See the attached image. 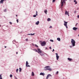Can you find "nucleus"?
<instances>
[{
  "label": "nucleus",
  "mask_w": 79,
  "mask_h": 79,
  "mask_svg": "<svg viewBox=\"0 0 79 79\" xmlns=\"http://www.w3.org/2000/svg\"><path fill=\"white\" fill-rule=\"evenodd\" d=\"M48 21H51V19H50V18H48L47 20Z\"/></svg>",
  "instance_id": "17"
},
{
  "label": "nucleus",
  "mask_w": 79,
  "mask_h": 79,
  "mask_svg": "<svg viewBox=\"0 0 79 79\" xmlns=\"http://www.w3.org/2000/svg\"><path fill=\"white\" fill-rule=\"evenodd\" d=\"M35 46L36 47H38V46H37V44H35Z\"/></svg>",
  "instance_id": "31"
},
{
  "label": "nucleus",
  "mask_w": 79,
  "mask_h": 79,
  "mask_svg": "<svg viewBox=\"0 0 79 79\" xmlns=\"http://www.w3.org/2000/svg\"><path fill=\"white\" fill-rule=\"evenodd\" d=\"M15 77V79H17V77Z\"/></svg>",
  "instance_id": "46"
},
{
  "label": "nucleus",
  "mask_w": 79,
  "mask_h": 79,
  "mask_svg": "<svg viewBox=\"0 0 79 79\" xmlns=\"http://www.w3.org/2000/svg\"><path fill=\"white\" fill-rule=\"evenodd\" d=\"M50 41H51V42H53V40H50Z\"/></svg>",
  "instance_id": "27"
},
{
  "label": "nucleus",
  "mask_w": 79,
  "mask_h": 79,
  "mask_svg": "<svg viewBox=\"0 0 79 79\" xmlns=\"http://www.w3.org/2000/svg\"><path fill=\"white\" fill-rule=\"evenodd\" d=\"M40 55H42V54H40Z\"/></svg>",
  "instance_id": "54"
},
{
  "label": "nucleus",
  "mask_w": 79,
  "mask_h": 79,
  "mask_svg": "<svg viewBox=\"0 0 79 79\" xmlns=\"http://www.w3.org/2000/svg\"><path fill=\"white\" fill-rule=\"evenodd\" d=\"M50 76L51 77L52 75H50V74H48L47 77L46 79H48V77H50Z\"/></svg>",
  "instance_id": "8"
},
{
  "label": "nucleus",
  "mask_w": 79,
  "mask_h": 79,
  "mask_svg": "<svg viewBox=\"0 0 79 79\" xmlns=\"http://www.w3.org/2000/svg\"><path fill=\"white\" fill-rule=\"evenodd\" d=\"M47 49H48V48H46L45 49L46 50H47Z\"/></svg>",
  "instance_id": "45"
},
{
  "label": "nucleus",
  "mask_w": 79,
  "mask_h": 79,
  "mask_svg": "<svg viewBox=\"0 0 79 79\" xmlns=\"http://www.w3.org/2000/svg\"><path fill=\"white\" fill-rule=\"evenodd\" d=\"M74 2H76V0H74Z\"/></svg>",
  "instance_id": "43"
},
{
  "label": "nucleus",
  "mask_w": 79,
  "mask_h": 79,
  "mask_svg": "<svg viewBox=\"0 0 79 79\" xmlns=\"http://www.w3.org/2000/svg\"><path fill=\"white\" fill-rule=\"evenodd\" d=\"M56 60H58V59H59V56H58V55L57 53H56Z\"/></svg>",
  "instance_id": "6"
},
{
  "label": "nucleus",
  "mask_w": 79,
  "mask_h": 79,
  "mask_svg": "<svg viewBox=\"0 0 79 79\" xmlns=\"http://www.w3.org/2000/svg\"><path fill=\"white\" fill-rule=\"evenodd\" d=\"M9 23H10V24H12V23L11 22H10Z\"/></svg>",
  "instance_id": "36"
},
{
  "label": "nucleus",
  "mask_w": 79,
  "mask_h": 79,
  "mask_svg": "<svg viewBox=\"0 0 79 79\" xmlns=\"http://www.w3.org/2000/svg\"><path fill=\"white\" fill-rule=\"evenodd\" d=\"M77 2H75V4H77Z\"/></svg>",
  "instance_id": "47"
},
{
  "label": "nucleus",
  "mask_w": 79,
  "mask_h": 79,
  "mask_svg": "<svg viewBox=\"0 0 79 79\" xmlns=\"http://www.w3.org/2000/svg\"><path fill=\"white\" fill-rule=\"evenodd\" d=\"M44 12H45V14H46V15H47V9L45 10H44Z\"/></svg>",
  "instance_id": "12"
},
{
  "label": "nucleus",
  "mask_w": 79,
  "mask_h": 79,
  "mask_svg": "<svg viewBox=\"0 0 79 79\" xmlns=\"http://www.w3.org/2000/svg\"><path fill=\"white\" fill-rule=\"evenodd\" d=\"M28 35H31V34H28Z\"/></svg>",
  "instance_id": "49"
},
{
  "label": "nucleus",
  "mask_w": 79,
  "mask_h": 79,
  "mask_svg": "<svg viewBox=\"0 0 79 79\" xmlns=\"http://www.w3.org/2000/svg\"><path fill=\"white\" fill-rule=\"evenodd\" d=\"M58 73H59L58 71H57L56 73V74H58Z\"/></svg>",
  "instance_id": "32"
},
{
  "label": "nucleus",
  "mask_w": 79,
  "mask_h": 79,
  "mask_svg": "<svg viewBox=\"0 0 79 79\" xmlns=\"http://www.w3.org/2000/svg\"><path fill=\"white\" fill-rule=\"evenodd\" d=\"M44 69L45 70H48V71H52V69L50 68V66H47L44 67Z\"/></svg>",
  "instance_id": "1"
},
{
  "label": "nucleus",
  "mask_w": 79,
  "mask_h": 79,
  "mask_svg": "<svg viewBox=\"0 0 79 79\" xmlns=\"http://www.w3.org/2000/svg\"><path fill=\"white\" fill-rule=\"evenodd\" d=\"M56 1V0H52V2H55Z\"/></svg>",
  "instance_id": "33"
},
{
  "label": "nucleus",
  "mask_w": 79,
  "mask_h": 79,
  "mask_svg": "<svg viewBox=\"0 0 79 79\" xmlns=\"http://www.w3.org/2000/svg\"><path fill=\"white\" fill-rule=\"evenodd\" d=\"M67 0H64L63 2H62L61 6H63V3L64 4L66 3V1H67Z\"/></svg>",
  "instance_id": "5"
},
{
  "label": "nucleus",
  "mask_w": 79,
  "mask_h": 79,
  "mask_svg": "<svg viewBox=\"0 0 79 79\" xmlns=\"http://www.w3.org/2000/svg\"><path fill=\"white\" fill-rule=\"evenodd\" d=\"M63 0H61V3H62V2H63Z\"/></svg>",
  "instance_id": "39"
},
{
  "label": "nucleus",
  "mask_w": 79,
  "mask_h": 79,
  "mask_svg": "<svg viewBox=\"0 0 79 79\" xmlns=\"http://www.w3.org/2000/svg\"><path fill=\"white\" fill-rule=\"evenodd\" d=\"M4 12H6V9H5L4 10Z\"/></svg>",
  "instance_id": "30"
},
{
  "label": "nucleus",
  "mask_w": 79,
  "mask_h": 79,
  "mask_svg": "<svg viewBox=\"0 0 79 79\" xmlns=\"http://www.w3.org/2000/svg\"><path fill=\"white\" fill-rule=\"evenodd\" d=\"M31 76H34V73L33 72H32Z\"/></svg>",
  "instance_id": "19"
},
{
  "label": "nucleus",
  "mask_w": 79,
  "mask_h": 79,
  "mask_svg": "<svg viewBox=\"0 0 79 79\" xmlns=\"http://www.w3.org/2000/svg\"><path fill=\"white\" fill-rule=\"evenodd\" d=\"M26 66H27V65L29 64V63H28V62H27V61H26Z\"/></svg>",
  "instance_id": "18"
},
{
  "label": "nucleus",
  "mask_w": 79,
  "mask_h": 79,
  "mask_svg": "<svg viewBox=\"0 0 79 79\" xmlns=\"http://www.w3.org/2000/svg\"><path fill=\"white\" fill-rule=\"evenodd\" d=\"M38 53H42V51L40 49L38 48Z\"/></svg>",
  "instance_id": "7"
},
{
  "label": "nucleus",
  "mask_w": 79,
  "mask_h": 79,
  "mask_svg": "<svg viewBox=\"0 0 79 79\" xmlns=\"http://www.w3.org/2000/svg\"><path fill=\"white\" fill-rule=\"evenodd\" d=\"M49 28H52V27L51 26H50L49 27Z\"/></svg>",
  "instance_id": "37"
},
{
  "label": "nucleus",
  "mask_w": 79,
  "mask_h": 79,
  "mask_svg": "<svg viewBox=\"0 0 79 79\" xmlns=\"http://www.w3.org/2000/svg\"><path fill=\"white\" fill-rule=\"evenodd\" d=\"M16 16L17 17H18V15H16Z\"/></svg>",
  "instance_id": "50"
},
{
  "label": "nucleus",
  "mask_w": 79,
  "mask_h": 79,
  "mask_svg": "<svg viewBox=\"0 0 79 79\" xmlns=\"http://www.w3.org/2000/svg\"><path fill=\"white\" fill-rule=\"evenodd\" d=\"M19 72H21V68H19Z\"/></svg>",
  "instance_id": "23"
},
{
  "label": "nucleus",
  "mask_w": 79,
  "mask_h": 79,
  "mask_svg": "<svg viewBox=\"0 0 79 79\" xmlns=\"http://www.w3.org/2000/svg\"><path fill=\"white\" fill-rule=\"evenodd\" d=\"M35 34V33H34L33 34H31V35H34Z\"/></svg>",
  "instance_id": "24"
},
{
  "label": "nucleus",
  "mask_w": 79,
  "mask_h": 79,
  "mask_svg": "<svg viewBox=\"0 0 79 79\" xmlns=\"http://www.w3.org/2000/svg\"><path fill=\"white\" fill-rule=\"evenodd\" d=\"M67 15H68V16H69V14H67Z\"/></svg>",
  "instance_id": "48"
},
{
  "label": "nucleus",
  "mask_w": 79,
  "mask_h": 79,
  "mask_svg": "<svg viewBox=\"0 0 79 79\" xmlns=\"http://www.w3.org/2000/svg\"><path fill=\"white\" fill-rule=\"evenodd\" d=\"M32 45H33V46H34V44H33V43H32Z\"/></svg>",
  "instance_id": "44"
},
{
  "label": "nucleus",
  "mask_w": 79,
  "mask_h": 79,
  "mask_svg": "<svg viewBox=\"0 0 79 79\" xmlns=\"http://www.w3.org/2000/svg\"><path fill=\"white\" fill-rule=\"evenodd\" d=\"M36 16H37V15H33V17L34 18H35V17H36Z\"/></svg>",
  "instance_id": "22"
},
{
  "label": "nucleus",
  "mask_w": 79,
  "mask_h": 79,
  "mask_svg": "<svg viewBox=\"0 0 79 79\" xmlns=\"http://www.w3.org/2000/svg\"><path fill=\"white\" fill-rule=\"evenodd\" d=\"M77 18H79V15H78V16H77Z\"/></svg>",
  "instance_id": "40"
},
{
  "label": "nucleus",
  "mask_w": 79,
  "mask_h": 79,
  "mask_svg": "<svg viewBox=\"0 0 79 79\" xmlns=\"http://www.w3.org/2000/svg\"><path fill=\"white\" fill-rule=\"evenodd\" d=\"M57 39L58 41H60V40H61L60 38H58Z\"/></svg>",
  "instance_id": "16"
},
{
  "label": "nucleus",
  "mask_w": 79,
  "mask_h": 79,
  "mask_svg": "<svg viewBox=\"0 0 79 79\" xmlns=\"http://www.w3.org/2000/svg\"><path fill=\"white\" fill-rule=\"evenodd\" d=\"M71 43H72V44L73 47L75 46V44L76 43V42L74 40L72 39L71 41Z\"/></svg>",
  "instance_id": "2"
},
{
  "label": "nucleus",
  "mask_w": 79,
  "mask_h": 79,
  "mask_svg": "<svg viewBox=\"0 0 79 79\" xmlns=\"http://www.w3.org/2000/svg\"><path fill=\"white\" fill-rule=\"evenodd\" d=\"M39 24V21H38L36 23V25H38Z\"/></svg>",
  "instance_id": "15"
},
{
  "label": "nucleus",
  "mask_w": 79,
  "mask_h": 79,
  "mask_svg": "<svg viewBox=\"0 0 79 79\" xmlns=\"http://www.w3.org/2000/svg\"><path fill=\"white\" fill-rule=\"evenodd\" d=\"M16 21H17V23H18V21H19V20L17 19L16 20Z\"/></svg>",
  "instance_id": "35"
},
{
  "label": "nucleus",
  "mask_w": 79,
  "mask_h": 79,
  "mask_svg": "<svg viewBox=\"0 0 79 79\" xmlns=\"http://www.w3.org/2000/svg\"><path fill=\"white\" fill-rule=\"evenodd\" d=\"M41 46H44L46 45V42L45 41H43L41 43Z\"/></svg>",
  "instance_id": "3"
},
{
  "label": "nucleus",
  "mask_w": 79,
  "mask_h": 79,
  "mask_svg": "<svg viewBox=\"0 0 79 79\" xmlns=\"http://www.w3.org/2000/svg\"><path fill=\"white\" fill-rule=\"evenodd\" d=\"M4 1H5V0H1L0 1V3H3Z\"/></svg>",
  "instance_id": "14"
},
{
  "label": "nucleus",
  "mask_w": 79,
  "mask_h": 79,
  "mask_svg": "<svg viewBox=\"0 0 79 79\" xmlns=\"http://www.w3.org/2000/svg\"><path fill=\"white\" fill-rule=\"evenodd\" d=\"M16 71L17 73H18V69H17Z\"/></svg>",
  "instance_id": "29"
},
{
  "label": "nucleus",
  "mask_w": 79,
  "mask_h": 79,
  "mask_svg": "<svg viewBox=\"0 0 79 79\" xmlns=\"http://www.w3.org/2000/svg\"><path fill=\"white\" fill-rule=\"evenodd\" d=\"M64 26H65L66 27L67 29H68V26H67V24L68 23V22H66L65 21H64Z\"/></svg>",
  "instance_id": "4"
},
{
  "label": "nucleus",
  "mask_w": 79,
  "mask_h": 79,
  "mask_svg": "<svg viewBox=\"0 0 79 79\" xmlns=\"http://www.w3.org/2000/svg\"><path fill=\"white\" fill-rule=\"evenodd\" d=\"M33 50H34V51H35L36 52H37V50L35 49H34Z\"/></svg>",
  "instance_id": "20"
},
{
  "label": "nucleus",
  "mask_w": 79,
  "mask_h": 79,
  "mask_svg": "<svg viewBox=\"0 0 79 79\" xmlns=\"http://www.w3.org/2000/svg\"><path fill=\"white\" fill-rule=\"evenodd\" d=\"M16 53V54H18V52H17Z\"/></svg>",
  "instance_id": "52"
},
{
  "label": "nucleus",
  "mask_w": 79,
  "mask_h": 79,
  "mask_svg": "<svg viewBox=\"0 0 79 79\" xmlns=\"http://www.w3.org/2000/svg\"><path fill=\"white\" fill-rule=\"evenodd\" d=\"M26 41H27L28 40V39H27L25 40Z\"/></svg>",
  "instance_id": "34"
},
{
  "label": "nucleus",
  "mask_w": 79,
  "mask_h": 79,
  "mask_svg": "<svg viewBox=\"0 0 79 79\" xmlns=\"http://www.w3.org/2000/svg\"><path fill=\"white\" fill-rule=\"evenodd\" d=\"M68 14H69V12L65 10V15H68Z\"/></svg>",
  "instance_id": "10"
},
{
  "label": "nucleus",
  "mask_w": 79,
  "mask_h": 79,
  "mask_svg": "<svg viewBox=\"0 0 79 79\" xmlns=\"http://www.w3.org/2000/svg\"><path fill=\"white\" fill-rule=\"evenodd\" d=\"M0 79H2V74L0 75Z\"/></svg>",
  "instance_id": "21"
},
{
  "label": "nucleus",
  "mask_w": 79,
  "mask_h": 79,
  "mask_svg": "<svg viewBox=\"0 0 79 79\" xmlns=\"http://www.w3.org/2000/svg\"><path fill=\"white\" fill-rule=\"evenodd\" d=\"M70 48H72V46H70Z\"/></svg>",
  "instance_id": "42"
},
{
  "label": "nucleus",
  "mask_w": 79,
  "mask_h": 79,
  "mask_svg": "<svg viewBox=\"0 0 79 79\" xmlns=\"http://www.w3.org/2000/svg\"><path fill=\"white\" fill-rule=\"evenodd\" d=\"M26 66H27V67H30V65H27Z\"/></svg>",
  "instance_id": "28"
},
{
  "label": "nucleus",
  "mask_w": 79,
  "mask_h": 79,
  "mask_svg": "<svg viewBox=\"0 0 79 79\" xmlns=\"http://www.w3.org/2000/svg\"><path fill=\"white\" fill-rule=\"evenodd\" d=\"M10 77H13V75L11 74L10 75Z\"/></svg>",
  "instance_id": "25"
},
{
  "label": "nucleus",
  "mask_w": 79,
  "mask_h": 79,
  "mask_svg": "<svg viewBox=\"0 0 79 79\" xmlns=\"http://www.w3.org/2000/svg\"><path fill=\"white\" fill-rule=\"evenodd\" d=\"M68 60H69V61H72L73 60V59H71L69 58H68Z\"/></svg>",
  "instance_id": "13"
},
{
  "label": "nucleus",
  "mask_w": 79,
  "mask_h": 79,
  "mask_svg": "<svg viewBox=\"0 0 79 79\" xmlns=\"http://www.w3.org/2000/svg\"><path fill=\"white\" fill-rule=\"evenodd\" d=\"M54 51H55L54 50V49H53L52 52H54Z\"/></svg>",
  "instance_id": "41"
},
{
  "label": "nucleus",
  "mask_w": 79,
  "mask_h": 79,
  "mask_svg": "<svg viewBox=\"0 0 79 79\" xmlns=\"http://www.w3.org/2000/svg\"><path fill=\"white\" fill-rule=\"evenodd\" d=\"M5 48H6V46H5Z\"/></svg>",
  "instance_id": "51"
},
{
  "label": "nucleus",
  "mask_w": 79,
  "mask_h": 79,
  "mask_svg": "<svg viewBox=\"0 0 79 79\" xmlns=\"http://www.w3.org/2000/svg\"><path fill=\"white\" fill-rule=\"evenodd\" d=\"M77 25V24H76V25Z\"/></svg>",
  "instance_id": "53"
},
{
  "label": "nucleus",
  "mask_w": 79,
  "mask_h": 79,
  "mask_svg": "<svg viewBox=\"0 0 79 79\" xmlns=\"http://www.w3.org/2000/svg\"><path fill=\"white\" fill-rule=\"evenodd\" d=\"M73 29L74 31H76V30H77V27H74L73 28Z\"/></svg>",
  "instance_id": "11"
},
{
  "label": "nucleus",
  "mask_w": 79,
  "mask_h": 79,
  "mask_svg": "<svg viewBox=\"0 0 79 79\" xmlns=\"http://www.w3.org/2000/svg\"><path fill=\"white\" fill-rule=\"evenodd\" d=\"M36 15H38L37 11H36Z\"/></svg>",
  "instance_id": "26"
},
{
  "label": "nucleus",
  "mask_w": 79,
  "mask_h": 79,
  "mask_svg": "<svg viewBox=\"0 0 79 79\" xmlns=\"http://www.w3.org/2000/svg\"><path fill=\"white\" fill-rule=\"evenodd\" d=\"M49 49H52V48L51 47H49Z\"/></svg>",
  "instance_id": "38"
},
{
  "label": "nucleus",
  "mask_w": 79,
  "mask_h": 79,
  "mask_svg": "<svg viewBox=\"0 0 79 79\" xmlns=\"http://www.w3.org/2000/svg\"><path fill=\"white\" fill-rule=\"evenodd\" d=\"M40 75H41V76H44V75H45V73H40Z\"/></svg>",
  "instance_id": "9"
}]
</instances>
